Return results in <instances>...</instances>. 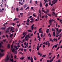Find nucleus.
<instances>
[{
    "mask_svg": "<svg viewBox=\"0 0 62 62\" xmlns=\"http://www.w3.org/2000/svg\"><path fill=\"white\" fill-rule=\"evenodd\" d=\"M47 45H48V47H50V43L49 42H48L47 43Z\"/></svg>",
    "mask_w": 62,
    "mask_h": 62,
    "instance_id": "nucleus-7",
    "label": "nucleus"
},
{
    "mask_svg": "<svg viewBox=\"0 0 62 62\" xmlns=\"http://www.w3.org/2000/svg\"><path fill=\"white\" fill-rule=\"evenodd\" d=\"M47 6H48V3H47L45 5V7H47Z\"/></svg>",
    "mask_w": 62,
    "mask_h": 62,
    "instance_id": "nucleus-43",
    "label": "nucleus"
},
{
    "mask_svg": "<svg viewBox=\"0 0 62 62\" xmlns=\"http://www.w3.org/2000/svg\"><path fill=\"white\" fill-rule=\"evenodd\" d=\"M30 21V20H29V19H28L27 21V23H29Z\"/></svg>",
    "mask_w": 62,
    "mask_h": 62,
    "instance_id": "nucleus-26",
    "label": "nucleus"
},
{
    "mask_svg": "<svg viewBox=\"0 0 62 62\" xmlns=\"http://www.w3.org/2000/svg\"><path fill=\"white\" fill-rule=\"evenodd\" d=\"M39 32L37 33V35H38V39H39V38H40L39 36Z\"/></svg>",
    "mask_w": 62,
    "mask_h": 62,
    "instance_id": "nucleus-4",
    "label": "nucleus"
},
{
    "mask_svg": "<svg viewBox=\"0 0 62 62\" xmlns=\"http://www.w3.org/2000/svg\"><path fill=\"white\" fill-rule=\"evenodd\" d=\"M54 46L55 48H57V45H54Z\"/></svg>",
    "mask_w": 62,
    "mask_h": 62,
    "instance_id": "nucleus-23",
    "label": "nucleus"
},
{
    "mask_svg": "<svg viewBox=\"0 0 62 62\" xmlns=\"http://www.w3.org/2000/svg\"><path fill=\"white\" fill-rule=\"evenodd\" d=\"M53 34L54 37H55V32H54L53 33Z\"/></svg>",
    "mask_w": 62,
    "mask_h": 62,
    "instance_id": "nucleus-14",
    "label": "nucleus"
},
{
    "mask_svg": "<svg viewBox=\"0 0 62 62\" xmlns=\"http://www.w3.org/2000/svg\"><path fill=\"white\" fill-rule=\"evenodd\" d=\"M4 55V54H2L1 53H0V56H3Z\"/></svg>",
    "mask_w": 62,
    "mask_h": 62,
    "instance_id": "nucleus-27",
    "label": "nucleus"
},
{
    "mask_svg": "<svg viewBox=\"0 0 62 62\" xmlns=\"http://www.w3.org/2000/svg\"><path fill=\"white\" fill-rule=\"evenodd\" d=\"M43 12H44L45 13V14H47V13L46 11H45L44 10H43Z\"/></svg>",
    "mask_w": 62,
    "mask_h": 62,
    "instance_id": "nucleus-28",
    "label": "nucleus"
},
{
    "mask_svg": "<svg viewBox=\"0 0 62 62\" xmlns=\"http://www.w3.org/2000/svg\"><path fill=\"white\" fill-rule=\"evenodd\" d=\"M57 33H56V34L57 35H58V34H60V32L59 31H57Z\"/></svg>",
    "mask_w": 62,
    "mask_h": 62,
    "instance_id": "nucleus-19",
    "label": "nucleus"
},
{
    "mask_svg": "<svg viewBox=\"0 0 62 62\" xmlns=\"http://www.w3.org/2000/svg\"><path fill=\"white\" fill-rule=\"evenodd\" d=\"M39 16H40V17L41 18V13H40L39 15Z\"/></svg>",
    "mask_w": 62,
    "mask_h": 62,
    "instance_id": "nucleus-16",
    "label": "nucleus"
},
{
    "mask_svg": "<svg viewBox=\"0 0 62 62\" xmlns=\"http://www.w3.org/2000/svg\"><path fill=\"white\" fill-rule=\"evenodd\" d=\"M25 52H26V50H26V49H24V50Z\"/></svg>",
    "mask_w": 62,
    "mask_h": 62,
    "instance_id": "nucleus-60",
    "label": "nucleus"
},
{
    "mask_svg": "<svg viewBox=\"0 0 62 62\" xmlns=\"http://www.w3.org/2000/svg\"><path fill=\"white\" fill-rule=\"evenodd\" d=\"M30 20H31V21H34V19L33 18H31L30 19Z\"/></svg>",
    "mask_w": 62,
    "mask_h": 62,
    "instance_id": "nucleus-38",
    "label": "nucleus"
},
{
    "mask_svg": "<svg viewBox=\"0 0 62 62\" xmlns=\"http://www.w3.org/2000/svg\"><path fill=\"white\" fill-rule=\"evenodd\" d=\"M52 19L49 20V23H52Z\"/></svg>",
    "mask_w": 62,
    "mask_h": 62,
    "instance_id": "nucleus-31",
    "label": "nucleus"
},
{
    "mask_svg": "<svg viewBox=\"0 0 62 62\" xmlns=\"http://www.w3.org/2000/svg\"><path fill=\"white\" fill-rule=\"evenodd\" d=\"M16 10L17 11H19V9H18V8H16Z\"/></svg>",
    "mask_w": 62,
    "mask_h": 62,
    "instance_id": "nucleus-37",
    "label": "nucleus"
},
{
    "mask_svg": "<svg viewBox=\"0 0 62 62\" xmlns=\"http://www.w3.org/2000/svg\"><path fill=\"white\" fill-rule=\"evenodd\" d=\"M45 17H46V19H48V16L47 15H46L45 16Z\"/></svg>",
    "mask_w": 62,
    "mask_h": 62,
    "instance_id": "nucleus-44",
    "label": "nucleus"
},
{
    "mask_svg": "<svg viewBox=\"0 0 62 62\" xmlns=\"http://www.w3.org/2000/svg\"><path fill=\"white\" fill-rule=\"evenodd\" d=\"M26 7H27V5H26V4H25L24 5V8H26Z\"/></svg>",
    "mask_w": 62,
    "mask_h": 62,
    "instance_id": "nucleus-34",
    "label": "nucleus"
},
{
    "mask_svg": "<svg viewBox=\"0 0 62 62\" xmlns=\"http://www.w3.org/2000/svg\"><path fill=\"white\" fill-rule=\"evenodd\" d=\"M3 42H1V43H0V45H2V44H3Z\"/></svg>",
    "mask_w": 62,
    "mask_h": 62,
    "instance_id": "nucleus-51",
    "label": "nucleus"
},
{
    "mask_svg": "<svg viewBox=\"0 0 62 62\" xmlns=\"http://www.w3.org/2000/svg\"><path fill=\"white\" fill-rule=\"evenodd\" d=\"M9 60V58H6V61H8Z\"/></svg>",
    "mask_w": 62,
    "mask_h": 62,
    "instance_id": "nucleus-15",
    "label": "nucleus"
},
{
    "mask_svg": "<svg viewBox=\"0 0 62 62\" xmlns=\"http://www.w3.org/2000/svg\"><path fill=\"white\" fill-rule=\"evenodd\" d=\"M1 51L2 52H3L4 51V50H3V49H1Z\"/></svg>",
    "mask_w": 62,
    "mask_h": 62,
    "instance_id": "nucleus-46",
    "label": "nucleus"
},
{
    "mask_svg": "<svg viewBox=\"0 0 62 62\" xmlns=\"http://www.w3.org/2000/svg\"><path fill=\"white\" fill-rule=\"evenodd\" d=\"M19 54H23V53H22V52L21 51L20 52Z\"/></svg>",
    "mask_w": 62,
    "mask_h": 62,
    "instance_id": "nucleus-24",
    "label": "nucleus"
},
{
    "mask_svg": "<svg viewBox=\"0 0 62 62\" xmlns=\"http://www.w3.org/2000/svg\"><path fill=\"white\" fill-rule=\"evenodd\" d=\"M47 15L49 16H50V17H51L52 16H51V14H48Z\"/></svg>",
    "mask_w": 62,
    "mask_h": 62,
    "instance_id": "nucleus-20",
    "label": "nucleus"
},
{
    "mask_svg": "<svg viewBox=\"0 0 62 62\" xmlns=\"http://www.w3.org/2000/svg\"><path fill=\"white\" fill-rule=\"evenodd\" d=\"M21 46H22V47H23H23H24V46H23V44H21Z\"/></svg>",
    "mask_w": 62,
    "mask_h": 62,
    "instance_id": "nucleus-40",
    "label": "nucleus"
},
{
    "mask_svg": "<svg viewBox=\"0 0 62 62\" xmlns=\"http://www.w3.org/2000/svg\"><path fill=\"white\" fill-rule=\"evenodd\" d=\"M48 36H49V38H51V34L50 33L48 34Z\"/></svg>",
    "mask_w": 62,
    "mask_h": 62,
    "instance_id": "nucleus-21",
    "label": "nucleus"
},
{
    "mask_svg": "<svg viewBox=\"0 0 62 62\" xmlns=\"http://www.w3.org/2000/svg\"><path fill=\"white\" fill-rule=\"evenodd\" d=\"M47 0H45V2L44 4H45L47 2Z\"/></svg>",
    "mask_w": 62,
    "mask_h": 62,
    "instance_id": "nucleus-45",
    "label": "nucleus"
},
{
    "mask_svg": "<svg viewBox=\"0 0 62 62\" xmlns=\"http://www.w3.org/2000/svg\"><path fill=\"white\" fill-rule=\"evenodd\" d=\"M39 33H41V32H42V31L39 30Z\"/></svg>",
    "mask_w": 62,
    "mask_h": 62,
    "instance_id": "nucleus-55",
    "label": "nucleus"
},
{
    "mask_svg": "<svg viewBox=\"0 0 62 62\" xmlns=\"http://www.w3.org/2000/svg\"><path fill=\"white\" fill-rule=\"evenodd\" d=\"M6 33H8V32H9V31H6Z\"/></svg>",
    "mask_w": 62,
    "mask_h": 62,
    "instance_id": "nucleus-62",
    "label": "nucleus"
},
{
    "mask_svg": "<svg viewBox=\"0 0 62 62\" xmlns=\"http://www.w3.org/2000/svg\"><path fill=\"white\" fill-rule=\"evenodd\" d=\"M37 29V27H34V30H36V29Z\"/></svg>",
    "mask_w": 62,
    "mask_h": 62,
    "instance_id": "nucleus-64",
    "label": "nucleus"
},
{
    "mask_svg": "<svg viewBox=\"0 0 62 62\" xmlns=\"http://www.w3.org/2000/svg\"><path fill=\"white\" fill-rule=\"evenodd\" d=\"M16 44H17V45H19V44H20V43H16Z\"/></svg>",
    "mask_w": 62,
    "mask_h": 62,
    "instance_id": "nucleus-52",
    "label": "nucleus"
},
{
    "mask_svg": "<svg viewBox=\"0 0 62 62\" xmlns=\"http://www.w3.org/2000/svg\"><path fill=\"white\" fill-rule=\"evenodd\" d=\"M62 31V29H60L59 30V31L60 32H61Z\"/></svg>",
    "mask_w": 62,
    "mask_h": 62,
    "instance_id": "nucleus-61",
    "label": "nucleus"
},
{
    "mask_svg": "<svg viewBox=\"0 0 62 62\" xmlns=\"http://www.w3.org/2000/svg\"><path fill=\"white\" fill-rule=\"evenodd\" d=\"M12 52H15V49H14V48L13 49V50H12Z\"/></svg>",
    "mask_w": 62,
    "mask_h": 62,
    "instance_id": "nucleus-33",
    "label": "nucleus"
},
{
    "mask_svg": "<svg viewBox=\"0 0 62 62\" xmlns=\"http://www.w3.org/2000/svg\"><path fill=\"white\" fill-rule=\"evenodd\" d=\"M36 49L37 51H39V46H37L36 48Z\"/></svg>",
    "mask_w": 62,
    "mask_h": 62,
    "instance_id": "nucleus-11",
    "label": "nucleus"
},
{
    "mask_svg": "<svg viewBox=\"0 0 62 62\" xmlns=\"http://www.w3.org/2000/svg\"><path fill=\"white\" fill-rule=\"evenodd\" d=\"M51 54H52V53H49V56L50 55H51Z\"/></svg>",
    "mask_w": 62,
    "mask_h": 62,
    "instance_id": "nucleus-50",
    "label": "nucleus"
},
{
    "mask_svg": "<svg viewBox=\"0 0 62 62\" xmlns=\"http://www.w3.org/2000/svg\"><path fill=\"white\" fill-rule=\"evenodd\" d=\"M0 12L3 13V10H2L1 9H0Z\"/></svg>",
    "mask_w": 62,
    "mask_h": 62,
    "instance_id": "nucleus-29",
    "label": "nucleus"
},
{
    "mask_svg": "<svg viewBox=\"0 0 62 62\" xmlns=\"http://www.w3.org/2000/svg\"><path fill=\"white\" fill-rule=\"evenodd\" d=\"M27 31L28 32H32V31H31V30H27Z\"/></svg>",
    "mask_w": 62,
    "mask_h": 62,
    "instance_id": "nucleus-17",
    "label": "nucleus"
},
{
    "mask_svg": "<svg viewBox=\"0 0 62 62\" xmlns=\"http://www.w3.org/2000/svg\"><path fill=\"white\" fill-rule=\"evenodd\" d=\"M45 45L46 46L47 45V44H48V43L47 42H45Z\"/></svg>",
    "mask_w": 62,
    "mask_h": 62,
    "instance_id": "nucleus-47",
    "label": "nucleus"
},
{
    "mask_svg": "<svg viewBox=\"0 0 62 62\" xmlns=\"http://www.w3.org/2000/svg\"><path fill=\"white\" fill-rule=\"evenodd\" d=\"M30 60L31 61V62H34L33 61V59H30Z\"/></svg>",
    "mask_w": 62,
    "mask_h": 62,
    "instance_id": "nucleus-36",
    "label": "nucleus"
},
{
    "mask_svg": "<svg viewBox=\"0 0 62 62\" xmlns=\"http://www.w3.org/2000/svg\"><path fill=\"white\" fill-rule=\"evenodd\" d=\"M11 45L10 44H8L7 46V47L8 48V49H9L10 48V46Z\"/></svg>",
    "mask_w": 62,
    "mask_h": 62,
    "instance_id": "nucleus-1",
    "label": "nucleus"
},
{
    "mask_svg": "<svg viewBox=\"0 0 62 62\" xmlns=\"http://www.w3.org/2000/svg\"><path fill=\"white\" fill-rule=\"evenodd\" d=\"M35 4H38V1L37 0L35 1Z\"/></svg>",
    "mask_w": 62,
    "mask_h": 62,
    "instance_id": "nucleus-48",
    "label": "nucleus"
},
{
    "mask_svg": "<svg viewBox=\"0 0 62 62\" xmlns=\"http://www.w3.org/2000/svg\"><path fill=\"white\" fill-rule=\"evenodd\" d=\"M46 13H49V12H50V10H49L48 9H46Z\"/></svg>",
    "mask_w": 62,
    "mask_h": 62,
    "instance_id": "nucleus-5",
    "label": "nucleus"
},
{
    "mask_svg": "<svg viewBox=\"0 0 62 62\" xmlns=\"http://www.w3.org/2000/svg\"><path fill=\"white\" fill-rule=\"evenodd\" d=\"M32 16H31L29 17V18H32Z\"/></svg>",
    "mask_w": 62,
    "mask_h": 62,
    "instance_id": "nucleus-59",
    "label": "nucleus"
},
{
    "mask_svg": "<svg viewBox=\"0 0 62 62\" xmlns=\"http://www.w3.org/2000/svg\"><path fill=\"white\" fill-rule=\"evenodd\" d=\"M62 42V40H61L59 42V45H60V43H61V42Z\"/></svg>",
    "mask_w": 62,
    "mask_h": 62,
    "instance_id": "nucleus-39",
    "label": "nucleus"
},
{
    "mask_svg": "<svg viewBox=\"0 0 62 62\" xmlns=\"http://www.w3.org/2000/svg\"><path fill=\"white\" fill-rule=\"evenodd\" d=\"M13 34H10V36H9L10 37V38H12V36H13Z\"/></svg>",
    "mask_w": 62,
    "mask_h": 62,
    "instance_id": "nucleus-12",
    "label": "nucleus"
},
{
    "mask_svg": "<svg viewBox=\"0 0 62 62\" xmlns=\"http://www.w3.org/2000/svg\"><path fill=\"white\" fill-rule=\"evenodd\" d=\"M46 56V54L44 55H43L42 56L43 57H45Z\"/></svg>",
    "mask_w": 62,
    "mask_h": 62,
    "instance_id": "nucleus-32",
    "label": "nucleus"
},
{
    "mask_svg": "<svg viewBox=\"0 0 62 62\" xmlns=\"http://www.w3.org/2000/svg\"><path fill=\"white\" fill-rule=\"evenodd\" d=\"M53 40H54V41H55V40L56 41H57V39H55V38H54L53 39Z\"/></svg>",
    "mask_w": 62,
    "mask_h": 62,
    "instance_id": "nucleus-13",
    "label": "nucleus"
},
{
    "mask_svg": "<svg viewBox=\"0 0 62 62\" xmlns=\"http://www.w3.org/2000/svg\"><path fill=\"white\" fill-rule=\"evenodd\" d=\"M11 29V28L9 27L7 28V31H9V30H10Z\"/></svg>",
    "mask_w": 62,
    "mask_h": 62,
    "instance_id": "nucleus-3",
    "label": "nucleus"
},
{
    "mask_svg": "<svg viewBox=\"0 0 62 62\" xmlns=\"http://www.w3.org/2000/svg\"><path fill=\"white\" fill-rule=\"evenodd\" d=\"M52 31H54V32H55V30L54 29L52 28Z\"/></svg>",
    "mask_w": 62,
    "mask_h": 62,
    "instance_id": "nucleus-10",
    "label": "nucleus"
},
{
    "mask_svg": "<svg viewBox=\"0 0 62 62\" xmlns=\"http://www.w3.org/2000/svg\"><path fill=\"white\" fill-rule=\"evenodd\" d=\"M26 35H24V36L23 37H22L21 38V39H23V38H24V37H25Z\"/></svg>",
    "mask_w": 62,
    "mask_h": 62,
    "instance_id": "nucleus-18",
    "label": "nucleus"
},
{
    "mask_svg": "<svg viewBox=\"0 0 62 62\" xmlns=\"http://www.w3.org/2000/svg\"><path fill=\"white\" fill-rule=\"evenodd\" d=\"M37 54H38V55H40V54L39 53V52H38Z\"/></svg>",
    "mask_w": 62,
    "mask_h": 62,
    "instance_id": "nucleus-42",
    "label": "nucleus"
},
{
    "mask_svg": "<svg viewBox=\"0 0 62 62\" xmlns=\"http://www.w3.org/2000/svg\"><path fill=\"white\" fill-rule=\"evenodd\" d=\"M29 51H30V52H31V51H32V50L31 49V48L30 49H29Z\"/></svg>",
    "mask_w": 62,
    "mask_h": 62,
    "instance_id": "nucleus-54",
    "label": "nucleus"
},
{
    "mask_svg": "<svg viewBox=\"0 0 62 62\" xmlns=\"http://www.w3.org/2000/svg\"><path fill=\"white\" fill-rule=\"evenodd\" d=\"M40 7H42V3H40Z\"/></svg>",
    "mask_w": 62,
    "mask_h": 62,
    "instance_id": "nucleus-25",
    "label": "nucleus"
},
{
    "mask_svg": "<svg viewBox=\"0 0 62 62\" xmlns=\"http://www.w3.org/2000/svg\"><path fill=\"white\" fill-rule=\"evenodd\" d=\"M58 2V0H54V2L53 3V4L54 5L56 3H57Z\"/></svg>",
    "mask_w": 62,
    "mask_h": 62,
    "instance_id": "nucleus-2",
    "label": "nucleus"
},
{
    "mask_svg": "<svg viewBox=\"0 0 62 62\" xmlns=\"http://www.w3.org/2000/svg\"><path fill=\"white\" fill-rule=\"evenodd\" d=\"M28 40H29V39H28V38H27L25 39V41H27H27H28Z\"/></svg>",
    "mask_w": 62,
    "mask_h": 62,
    "instance_id": "nucleus-30",
    "label": "nucleus"
},
{
    "mask_svg": "<svg viewBox=\"0 0 62 62\" xmlns=\"http://www.w3.org/2000/svg\"><path fill=\"white\" fill-rule=\"evenodd\" d=\"M10 61H11L12 62H14V61L13 60V59L12 58V59H11V58H10Z\"/></svg>",
    "mask_w": 62,
    "mask_h": 62,
    "instance_id": "nucleus-8",
    "label": "nucleus"
},
{
    "mask_svg": "<svg viewBox=\"0 0 62 62\" xmlns=\"http://www.w3.org/2000/svg\"><path fill=\"white\" fill-rule=\"evenodd\" d=\"M21 1H19V2L20 4L21 5H23V3H21Z\"/></svg>",
    "mask_w": 62,
    "mask_h": 62,
    "instance_id": "nucleus-35",
    "label": "nucleus"
},
{
    "mask_svg": "<svg viewBox=\"0 0 62 62\" xmlns=\"http://www.w3.org/2000/svg\"><path fill=\"white\" fill-rule=\"evenodd\" d=\"M28 60H30V57L29 56L28 58Z\"/></svg>",
    "mask_w": 62,
    "mask_h": 62,
    "instance_id": "nucleus-49",
    "label": "nucleus"
},
{
    "mask_svg": "<svg viewBox=\"0 0 62 62\" xmlns=\"http://www.w3.org/2000/svg\"><path fill=\"white\" fill-rule=\"evenodd\" d=\"M23 10V8L22 7L20 9L21 10Z\"/></svg>",
    "mask_w": 62,
    "mask_h": 62,
    "instance_id": "nucleus-58",
    "label": "nucleus"
},
{
    "mask_svg": "<svg viewBox=\"0 0 62 62\" xmlns=\"http://www.w3.org/2000/svg\"><path fill=\"white\" fill-rule=\"evenodd\" d=\"M55 29L57 31L56 32V33H57V32H58V31L59 30V29H58V28H55Z\"/></svg>",
    "mask_w": 62,
    "mask_h": 62,
    "instance_id": "nucleus-6",
    "label": "nucleus"
},
{
    "mask_svg": "<svg viewBox=\"0 0 62 62\" xmlns=\"http://www.w3.org/2000/svg\"><path fill=\"white\" fill-rule=\"evenodd\" d=\"M34 21H31L30 22V23H33Z\"/></svg>",
    "mask_w": 62,
    "mask_h": 62,
    "instance_id": "nucleus-56",
    "label": "nucleus"
},
{
    "mask_svg": "<svg viewBox=\"0 0 62 62\" xmlns=\"http://www.w3.org/2000/svg\"><path fill=\"white\" fill-rule=\"evenodd\" d=\"M6 29L5 28H4V27H1V29H2V30H5Z\"/></svg>",
    "mask_w": 62,
    "mask_h": 62,
    "instance_id": "nucleus-22",
    "label": "nucleus"
},
{
    "mask_svg": "<svg viewBox=\"0 0 62 62\" xmlns=\"http://www.w3.org/2000/svg\"><path fill=\"white\" fill-rule=\"evenodd\" d=\"M25 58V57H22L20 58V59L21 60H23V59H24Z\"/></svg>",
    "mask_w": 62,
    "mask_h": 62,
    "instance_id": "nucleus-9",
    "label": "nucleus"
},
{
    "mask_svg": "<svg viewBox=\"0 0 62 62\" xmlns=\"http://www.w3.org/2000/svg\"><path fill=\"white\" fill-rule=\"evenodd\" d=\"M3 46H2V45H0V48H1V47H2Z\"/></svg>",
    "mask_w": 62,
    "mask_h": 62,
    "instance_id": "nucleus-63",
    "label": "nucleus"
},
{
    "mask_svg": "<svg viewBox=\"0 0 62 62\" xmlns=\"http://www.w3.org/2000/svg\"><path fill=\"white\" fill-rule=\"evenodd\" d=\"M17 46L18 48H19V47H21V46H20V45H17Z\"/></svg>",
    "mask_w": 62,
    "mask_h": 62,
    "instance_id": "nucleus-41",
    "label": "nucleus"
},
{
    "mask_svg": "<svg viewBox=\"0 0 62 62\" xmlns=\"http://www.w3.org/2000/svg\"><path fill=\"white\" fill-rule=\"evenodd\" d=\"M34 24H33L31 26V27H34Z\"/></svg>",
    "mask_w": 62,
    "mask_h": 62,
    "instance_id": "nucleus-57",
    "label": "nucleus"
},
{
    "mask_svg": "<svg viewBox=\"0 0 62 62\" xmlns=\"http://www.w3.org/2000/svg\"><path fill=\"white\" fill-rule=\"evenodd\" d=\"M55 9L54 8L52 9V10L53 11H54Z\"/></svg>",
    "mask_w": 62,
    "mask_h": 62,
    "instance_id": "nucleus-53",
    "label": "nucleus"
}]
</instances>
